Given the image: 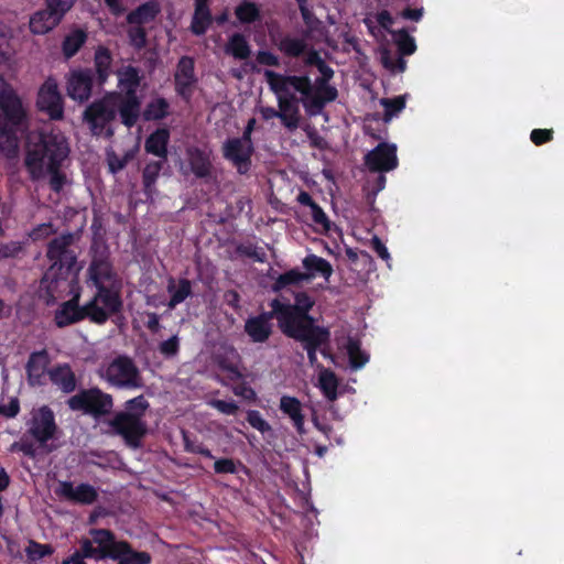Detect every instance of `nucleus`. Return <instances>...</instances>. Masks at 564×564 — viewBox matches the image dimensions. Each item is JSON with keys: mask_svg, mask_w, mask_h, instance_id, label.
Segmentation results:
<instances>
[{"mask_svg": "<svg viewBox=\"0 0 564 564\" xmlns=\"http://www.w3.org/2000/svg\"><path fill=\"white\" fill-rule=\"evenodd\" d=\"M79 300L80 292L77 291L55 311L54 322L58 328L67 327L84 319H88L96 325H104L111 316H115L93 299L84 305H79Z\"/></svg>", "mask_w": 564, "mask_h": 564, "instance_id": "obj_6", "label": "nucleus"}, {"mask_svg": "<svg viewBox=\"0 0 564 564\" xmlns=\"http://www.w3.org/2000/svg\"><path fill=\"white\" fill-rule=\"evenodd\" d=\"M395 36V44L400 55L409 56L412 55L416 50L414 39L408 33L406 30H399L393 34Z\"/></svg>", "mask_w": 564, "mask_h": 564, "instance_id": "obj_48", "label": "nucleus"}, {"mask_svg": "<svg viewBox=\"0 0 564 564\" xmlns=\"http://www.w3.org/2000/svg\"><path fill=\"white\" fill-rule=\"evenodd\" d=\"M315 305V300L305 291L294 293V303H284L279 299H273L270 302V307L274 308L275 313H280V317H288L291 315L311 312Z\"/></svg>", "mask_w": 564, "mask_h": 564, "instance_id": "obj_25", "label": "nucleus"}, {"mask_svg": "<svg viewBox=\"0 0 564 564\" xmlns=\"http://www.w3.org/2000/svg\"><path fill=\"white\" fill-rule=\"evenodd\" d=\"M28 112L13 87L0 76V155L15 160L20 139L28 128Z\"/></svg>", "mask_w": 564, "mask_h": 564, "instance_id": "obj_3", "label": "nucleus"}, {"mask_svg": "<svg viewBox=\"0 0 564 564\" xmlns=\"http://www.w3.org/2000/svg\"><path fill=\"white\" fill-rule=\"evenodd\" d=\"M275 318L280 327V313H275L274 308L269 312H262L257 316L249 317L245 323V332L250 337L252 343H265L272 335V323Z\"/></svg>", "mask_w": 564, "mask_h": 564, "instance_id": "obj_19", "label": "nucleus"}, {"mask_svg": "<svg viewBox=\"0 0 564 564\" xmlns=\"http://www.w3.org/2000/svg\"><path fill=\"white\" fill-rule=\"evenodd\" d=\"M186 155L191 172L196 178L208 183L215 177L210 151L198 147H191L186 150Z\"/></svg>", "mask_w": 564, "mask_h": 564, "instance_id": "obj_21", "label": "nucleus"}, {"mask_svg": "<svg viewBox=\"0 0 564 564\" xmlns=\"http://www.w3.org/2000/svg\"><path fill=\"white\" fill-rule=\"evenodd\" d=\"M127 34L130 45L135 50H142L147 46L148 34L143 25H131Z\"/></svg>", "mask_w": 564, "mask_h": 564, "instance_id": "obj_54", "label": "nucleus"}, {"mask_svg": "<svg viewBox=\"0 0 564 564\" xmlns=\"http://www.w3.org/2000/svg\"><path fill=\"white\" fill-rule=\"evenodd\" d=\"M404 55L392 56L391 52L384 50L381 53V62L384 68L391 72L403 73L406 68V62L403 58Z\"/></svg>", "mask_w": 564, "mask_h": 564, "instance_id": "obj_52", "label": "nucleus"}, {"mask_svg": "<svg viewBox=\"0 0 564 564\" xmlns=\"http://www.w3.org/2000/svg\"><path fill=\"white\" fill-rule=\"evenodd\" d=\"M110 97L119 100L118 112L120 115L121 122L127 128L134 127L139 120L141 110V100L138 94L112 93L110 94Z\"/></svg>", "mask_w": 564, "mask_h": 564, "instance_id": "obj_24", "label": "nucleus"}, {"mask_svg": "<svg viewBox=\"0 0 564 564\" xmlns=\"http://www.w3.org/2000/svg\"><path fill=\"white\" fill-rule=\"evenodd\" d=\"M110 95L97 99L87 106L83 113V120L88 124L95 135H100L107 124L116 118V109L110 102Z\"/></svg>", "mask_w": 564, "mask_h": 564, "instance_id": "obj_11", "label": "nucleus"}, {"mask_svg": "<svg viewBox=\"0 0 564 564\" xmlns=\"http://www.w3.org/2000/svg\"><path fill=\"white\" fill-rule=\"evenodd\" d=\"M57 425L54 412L47 405H43L33 414L28 433L41 445L55 437Z\"/></svg>", "mask_w": 564, "mask_h": 564, "instance_id": "obj_17", "label": "nucleus"}, {"mask_svg": "<svg viewBox=\"0 0 564 564\" xmlns=\"http://www.w3.org/2000/svg\"><path fill=\"white\" fill-rule=\"evenodd\" d=\"M23 251V245L20 241H9L0 245V260L18 258Z\"/></svg>", "mask_w": 564, "mask_h": 564, "instance_id": "obj_60", "label": "nucleus"}, {"mask_svg": "<svg viewBox=\"0 0 564 564\" xmlns=\"http://www.w3.org/2000/svg\"><path fill=\"white\" fill-rule=\"evenodd\" d=\"M56 494L64 497L66 500L79 505H93L98 499L97 489L85 482L74 487L70 481H62Z\"/></svg>", "mask_w": 564, "mask_h": 564, "instance_id": "obj_22", "label": "nucleus"}, {"mask_svg": "<svg viewBox=\"0 0 564 564\" xmlns=\"http://www.w3.org/2000/svg\"><path fill=\"white\" fill-rule=\"evenodd\" d=\"M88 39L85 30L76 28L72 30L63 40L62 52L66 58H72L84 46Z\"/></svg>", "mask_w": 564, "mask_h": 564, "instance_id": "obj_36", "label": "nucleus"}, {"mask_svg": "<svg viewBox=\"0 0 564 564\" xmlns=\"http://www.w3.org/2000/svg\"><path fill=\"white\" fill-rule=\"evenodd\" d=\"M280 329L292 339L330 338L329 328L317 325L310 312L280 318Z\"/></svg>", "mask_w": 564, "mask_h": 564, "instance_id": "obj_10", "label": "nucleus"}, {"mask_svg": "<svg viewBox=\"0 0 564 564\" xmlns=\"http://www.w3.org/2000/svg\"><path fill=\"white\" fill-rule=\"evenodd\" d=\"M265 82L275 95L279 107V119L289 130L300 124V102L308 116L315 117L323 112V108L311 106L312 80L308 75H285L265 69Z\"/></svg>", "mask_w": 564, "mask_h": 564, "instance_id": "obj_1", "label": "nucleus"}, {"mask_svg": "<svg viewBox=\"0 0 564 564\" xmlns=\"http://www.w3.org/2000/svg\"><path fill=\"white\" fill-rule=\"evenodd\" d=\"M166 290L170 294L167 307L174 310L192 295V282L185 278L178 279L177 282L173 278H170Z\"/></svg>", "mask_w": 564, "mask_h": 564, "instance_id": "obj_33", "label": "nucleus"}, {"mask_svg": "<svg viewBox=\"0 0 564 564\" xmlns=\"http://www.w3.org/2000/svg\"><path fill=\"white\" fill-rule=\"evenodd\" d=\"M160 12V4L154 0H150L130 11L126 18L127 23L130 25H144L153 22Z\"/></svg>", "mask_w": 564, "mask_h": 564, "instance_id": "obj_32", "label": "nucleus"}, {"mask_svg": "<svg viewBox=\"0 0 564 564\" xmlns=\"http://www.w3.org/2000/svg\"><path fill=\"white\" fill-rule=\"evenodd\" d=\"M276 47L286 57H300L305 54L307 43L304 39L285 35L276 43Z\"/></svg>", "mask_w": 564, "mask_h": 564, "instance_id": "obj_39", "label": "nucleus"}, {"mask_svg": "<svg viewBox=\"0 0 564 564\" xmlns=\"http://www.w3.org/2000/svg\"><path fill=\"white\" fill-rule=\"evenodd\" d=\"M89 281L97 292L91 297L113 315H119L123 310L121 297V284L107 254L94 256L87 269Z\"/></svg>", "mask_w": 564, "mask_h": 564, "instance_id": "obj_4", "label": "nucleus"}, {"mask_svg": "<svg viewBox=\"0 0 564 564\" xmlns=\"http://www.w3.org/2000/svg\"><path fill=\"white\" fill-rule=\"evenodd\" d=\"M279 409L283 414L290 417L293 426L300 435L305 433V416L302 411V403L297 398L288 394L282 395L280 398Z\"/></svg>", "mask_w": 564, "mask_h": 564, "instance_id": "obj_27", "label": "nucleus"}, {"mask_svg": "<svg viewBox=\"0 0 564 564\" xmlns=\"http://www.w3.org/2000/svg\"><path fill=\"white\" fill-rule=\"evenodd\" d=\"M123 406L122 411L115 413L105 423L110 427L111 434L121 436L129 447L138 448L148 433L144 416L150 403L143 394H140L127 400Z\"/></svg>", "mask_w": 564, "mask_h": 564, "instance_id": "obj_5", "label": "nucleus"}, {"mask_svg": "<svg viewBox=\"0 0 564 564\" xmlns=\"http://www.w3.org/2000/svg\"><path fill=\"white\" fill-rule=\"evenodd\" d=\"M347 354L349 358V365L352 370L362 368L369 361V355L361 350L360 343L357 339H348Z\"/></svg>", "mask_w": 564, "mask_h": 564, "instance_id": "obj_45", "label": "nucleus"}, {"mask_svg": "<svg viewBox=\"0 0 564 564\" xmlns=\"http://www.w3.org/2000/svg\"><path fill=\"white\" fill-rule=\"evenodd\" d=\"M197 77L195 75V62L191 56H182L174 73V88L176 94L185 101L193 97Z\"/></svg>", "mask_w": 564, "mask_h": 564, "instance_id": "obj_15", "label": "nucleus"}, {"mask_svg": "<svg viewBox=\"0 0 564 564\" xmlns=\"http://www.w3.org/2000/svg\"><path fill=\"white\" fill-rule=\"evenodd\" d=\"M118 87L122 94H137L141 85L142 76L140 69L132 65H127L118 69Z\"/></svg>", "mask_w": 564, "mask_h": 564, "instance_id": "obj_35", "label": "nucleus"}, {"mask_svg": "<svg viewBox=\"0 0 564 564\" xmlns=\"http://www.w3.org/2000/svg\"><path fill=\"white\" fill-rule=\"evenodd\" d=\"M235 15L241 24H252L262 19L259 6L250 0H242L235 8Z\"/></svg>", "mask_w": 564, "mask_h": 564, "instance_id": "obj_38", "label": "nucleus"}, {"mask_svg": "<svg viewBox=\"0 0 564 564\" xmlns=\"http://www.w3.org/2000/svg\"><path fill=\"white\" fill-rule=\"evenodd\" d=\"M236 252L239 256L247 257L250 259H253L257 262H264L265 261V252L262 248L257 247L252 243H241L237 246Z\"/></svg>", "mask_w": 564, "mask_h": 564, "instance_id": "obj_57", "label": "nucleus"}, {"mask_svg": "<svg viewBox=\"0 0 564 564\" xmlns=\"http://www.w3.org/2000/svg\"><path fill=\"white\" fill-rule=\"evenodd\" d=\"M226 52L237 59H247L251 48L243 34L235 33L228 40Z\"/></svg>", "mask_w": 564, "mask_h": 564, "instance_id": "obj_42", "label": "nucleus"}, {"mask_svg": "<svg viewBox=\"0 0 564 564\" xmlns=\"http://www.w3.org/2000/svg\"><path fill=\"white\" fill-rule=\"evenodd\" d=\"M213 15L209 7L195 6L194 14L191 22V31L195 35H204L210 24Z\"/></svg>", "mask_w": 564, "mask_h": 564, "instance_id": "obj_40", "label": "nucleus"}, {"mask_svg": "<svg viewBox=\"0 0 564 564\" xmlns=\"http://www.w3.org/2000/svg\"><path fill=\"white\" fill-rule=\"evenodd\" d=\"M239 355L234 347H228L224 352H217L214 356V362L217 367L228 373V379L236 381L242 378L238 367Z\"/></svg>", "mask_w": 564, "mask_h": 564, "instance_id": "obj_30", "label": "nucleus"}, {"mask_svg": "<svg viewBox=\"0 0 564 564\" xmlns=\"http://www.w3.org/2000/svg\"><path fill=\"white\" fill-rule=\"evenodd\" d=\"M165 161H152L145 165L142 172L143 193L147 198L152 199L155 192V183L160 176Z\"/></svg>", "mask_w": 564, "mask_h": 564, "instance_id": "obj_37", "label": "nucleus"}, {"mask_svg": "<svg viewBox=\"0 0 564 564\" xmlns=\"http://www.w3.org/2000/svg\"><path fill=\"white\" fill-rule=\"evenodd\" d=\"M310 209L314 224L321 226L323 231L328 232L332 228V223L323 208L315 203Z\"/></svg>", "mask_w": 564, "mask_h": 564, "instance_id": "obj_59", "label": "nucleus"}, {"mask_svg": "<svg viewBox=\"0 0 564 564\" xmlns=\"http://www.w3.org/2000/svg\"><path fill=\"white\" fill-rule=\"evenodd\" d=\"M112 54L106 46H98L94 55V75L96 74L97 85L102 87L111 75Z\"/></svg>", "mask_w": 564, "mask_h": 564, "instance_id": "obj_28", "label": "nucleus"}, {"mask_svg": "<svg viewBox=\"0 0 564 564\" xmlns=\"http://www.w3.org/2000/svg\"><path fill=\"white\" fill-rule=\"evenodd\" d=\"M296 341L302 343L303 348L307 352V359L312 367L317 365V351L326 356V351L322 349L323 346H327L330 341V338H307V339H295Z\"/></svg>", "mask_w": 564, "mask_h": 564, "instance_id": "obj_46", "label": "nucleus"}, {"mask_svg": "<svg viewBox=\"0 0 564 564\" xmlns=\"http://www.w3.org/2000/svg\"><path fill=\"white\" fill-rule=\"evenodd\" d=\"M70 148L61 132L40 131L29 135L25 143L24 167L32 182L45 178V171L64 163Z\"/></svg>", "mask_w": 564, "mask_h": 564, "instance_id": "obj_2", "label": "nucleus"}, {"mask_svg": "<svg viewBox=\"0 0 564 564\" xmlns=\"http://www.w3.org/2000/svg\"><path fill=\"white\" fill-rule=\"evenodd\" d=\"M253 152V144H248L238 138H229L223 145L224 158L230 161L241 175L249 172Z\"/></svg>", "mask_w": 564, "mask_h": 564, "instance_id": "obj_16", "label": "nucleus"}, {"mask_svg": "<svg viewBox=\"0 0 564 564\" xmlns=\"http://www.w3.org/2000/svg\"><path fill=\"white\" fill-rule=\"evenodd\" d=\"M73 6V0H44V9L57 17L61 21H63Z\"/></svg>", "mask_w": 564, "mask_h": 564, "instance_id": "obj_51", "label": "nucleus"}, {"mask_svg": "<svg viewBox=\"0 0 564 564\" xmlns=\"http://www.w3.org/2000/svg\"><path fill=\"white\" fill-rule=\"evenodd\" d=\"M101 378L116 389L135 390L143 387L139 368L126 355H120L112 359L105 368Z\"/></svg>", "mask_w": 564, "mask_h": 564, "instance_id": "obj_9", "label": "nucleus"}, {"mask_svg": "<svg viewBox=\"0 0 564 564\" xmlns=\"http://www.w3.org/2000/svg\"><path fill=\"white\" fill-rule=\"evenodd\" d=\"M62 21L44 8L35 11L29 20L32 34L44 35L54 30Z\"/></svg>", "mask_w": 564, "mask_h": 564, "instance_id": "obj_31", "label": "nucleus"}, {"mask_svg": "<svg viewBox=\"0 0 564 564\" xmlns=\"http://www.w3.org/2000/svg\"><path fill=\"white\" fill-rule=\"evenodd\" d=\"M159 350H160V352L165 358H171V357L176 356L178 354V351H180V338H178V336L177 335H173L169 339L163 340L159 345Z\"/></svg>", "mask_w": 564, "mask_h": 564, "instance_id": "obj_61", "label": "nucleus"}, {"mask_svg": "<svg viewBox=\"0 0 564 564\" xmlns=\"http://www.w3.org/2000/svg\"><path fill=\"white\" fill-rule=\"evenodd\" d=\"M119 557H123L127 564H151L152 556L145 551H135L128 542V549L119 552Z\"/></svg>", "mask_w": 564, "mask_h": 564, "instance_id": "obj_49", "label": "nucleus"}, {"mask_svg": "<svg viewBox=\"0 0 564 564\" xmlns=\"http://www.w3.org/2000/svg\"><path fill=\"white\" fill-rule=\"evenodd\" d=\"M89 534L97 544L99 558L119 557V552L128 549V541H117L115 533L109 529H90Z\"/></svg>", "mask_w": 564, "mask_h": 564, "instance_id": "obj_20", "label": "nucleus"}, {"mask_svg": "<svg viewBox=\"0 0 564 564\" xmlns=\"http://www.w3.org/2000/svg\"><path fill=\"white\" fill-rule=\"evenodd\" d=\"M256 61L260 65L264 66H271V67H279L280 66V58L278 55L270 51H258L256 55Z\"/></svg>", "mask_w": 564, "mask_h": 564, "instance_id": "obj_63", "label": "nucleus"}, {"mask_svg": "<svg viewBox=\"0 0 564 564\" xmlns=\"http://www.w3.org/2000/svg\"><path fill=\"white\" fill-rule=\"evenodd\" d=\"M239 467L245 468L240 460L232 458H219L214 463V471L218 475L237 474Z\"/></svg>", "mask_w": 564, "mask_h": 564, "instance_id": "obj_56", "label": "nucleus"}, {"mask_svg": "<svg viewBox=\"0 0 564 564\" xmlns=\"http://www.w3.org/2000/svg\"><path fill=\"white\" fill-rule=\"evenodd\" d=\"M51 382L69 394L77 388V378L68 364L56 365L47 372Z\"/></svg>", "mask_w": 564, "mask_h": 564, "instance_id": "obj_26", "label": "nucleus"}, {"mask_svg": "<svg viewBox=\"0 0 564 564\" xmlns=\"http://www.w3.org/2000/svg\"><path fill=\"white\" fill-rule=\"evenodd\" d=\"M184 449L187 453L199 454L206 458H214L212 452L199 441L192 440L186 432H183Z\"/></svg>", "mask_w": 564, "mask_h": 564, "instance_id": "obj_55", "label": "nucleus"}, {"mask_svg": "<svg viewBox=\"0 0 564 564\" xmlns=\"http://www.w3.org/2000/svg\"><path fill=\"white\" fill-rule=\"evenodd\" d=\"M54 547L51 544H42L34 540L29 541L25 547V554L29 560L36 561L45 556H51L54 553Z\"/></svg>", "mask_w": 564, "mask_h": 564, "instance_id": "obj_50", "label": "nucleus"}, {"mask_svg": "<svg viewBox=\"0 0 564 564\" xmlns=\"http://www.w3.org/2000/svg\"><path fill=\"white\" fill-rule=\"evenodd\" d=\"M74 235L70 232L55 237L47 246L46 256L52 262L45 278L52 282L67 280L77 263V254L70 249Z\"/></svg>", "mask_w": 564, "mask_h": 564, "instance_id": "obj_7", "label": "nucleus"}, {"mask_svg": "<svg viewBox=\"0 0 564 564\" xmlns=\"http://www.w3.org/2000/svg\"><path fill=\"white\" fill-rule=\"evenodd\" d=\"M304 281H308V275L301 272L299 269H291L280 274L272 284L273 292H281L289 285H299Z\"/></svg>", "mask_w": 564, "mask_h": 564, "instance_id": "obj_43", "label": "nucleus"}, {"mask_svg": "<svg viewBox=\"0 0 564 564\" xmlns=\"http://www.w3.org/2000/svg\"><path fill=\"white\" fill-rule=\"evenodd\" d=\"M246 420L251 427L262 434L272 430L271 425L263 419L262 414L258 410H248Z\"/></svg>", "mask_w": 564, "mask_h": 564, "instance_id": "obj_58", "label": "nucleus"}, {"mask_svg": "<svg viewBox=\"0 0 564 564\" xmlns=\"http://www.w3.org/2000/svg\"><path fill=\"white\" fill-rule=\"evenodd\" d=\"M302 264L306 270V272L303 273L308 275V281L316 275H321L328 281L334 272L332 264L326 259L313 253L307 254L303 259Z\"/></svg>", "mask_w": 564, "mask_h": 564, "instance_id": "obj_34", "label": "nucleus"}, {"mask_svg": "<svg viewBox=\"0 0 564 564\" xmlns=\"http://www.w3.org/2000/svg\"><path fill=\"white\" fill-rule=\"evenodd\" d=\"M72 411L82 412L96 421L112 413L115 400L112 394L99 387L82 388L66 401Z\"/></svg>", "mask_w": 564, "mask_h": 564, "instance_id": "obj_8", "label": "nucleus"}, {"mask_svg": "<svg viewBox=\"0 0 564 564\" xmlns=\"http://www.w3.org/2000/svg\"><path fill=\"white\" fill-rule=\"evenodd\" d=\"M64 163H59L57 164L56 166H54L53 169H48L45 171V177L48 176V185H50V188L54 192V193H61L64 188V186L66 185L67 183V176L65 174V172L62 171V166H63Z\"/></svg>", "mask_w": 564, "mask_h": 564, "instance_id": "obj_47", "label": "nucleus"}, {"mask_svg": "<svg viewBox=\"0 0 564 564\" xmlns=\"http://www.w3.org/2000/svg\"><path fill=\"white\" fill-rule=\"evenodd\" d=\"M319 389L324 397L329 401H335L338 397V379L329 369H323L318 376Z\"/></svg>", "mask_w": 564, "mask_h": 564, "instance_id": "obj_44", "label": "nucleus"}, {"mask_svg": "<svg viewBox=\"0 0 564 564\" xmlns=\"http://www.w3.org/2000/svg\"><path fill=\"white\" fill-rule=\"evenodd\" d=\"M207 404L226 415H235L239 410V406L235 401L212 399L207 402Z\"/></svg>", "mask_w": 564, "mask_h": 564, "instance_id": "obj_62", "label": "nucleus"}, {"mask_svg": "<svg viewBox=\"0 0 564 564\" xmlns=\"http://www.w3.org/2000/svg\"><path fill=\"white\" fill-rule=\"evenodd\" d=\"M94 70L93 68H77L69 72L67 77V95L75 101H87L93 93Z\"/></svg>", "mask_w": 564, "mask_h": 564, "instance_id": "obj_18", "label": "nucleus"}, {"mask_svg": "<svg viewBox=\"0 0 564 564\" xmlns=\"http://www.w3.org/2000/svg\"><path fill=\"white\" fill-rule=\"evenodd\" d=\"M36 107L41 112L47 115L51 120L63 119L64 101L54 78L48 77L40 87Z\"/></svg>", "mask_w": 564, "mask_h": 564, "instance_id": "obj_12", "label": "nucleus"}, {"mask_svg": "<svg viewBox=\"0 0 564 564\" xmlns=\"http://www.w3.org/2000/svg\"><path fill=\"white\" fill-rule=\"evenodd\" d=\"M317 70L321 76L312 83V100L311 106L314 108H325L326 105L335 101L338 97V90L335 86L330 85L334 77V69L324 61L318 65Z\"/></svg>", "mask_w": 564, "mask_h": 564, "instance_id": "obj_13", "label": "nucleus"}, {"mask_svg": "<svg viewBox=\"0 0 564 564\" xmlns=\"http://www.w3.org/2000/svg\"><path fill=\"white\" fill-rule=\"evenodd\" d=\"M554 131L552 129H533L530 134L531 141L535 145H542L553 140Z\"/></svg>", "mask_w": 564, "mask_h": 564, "instance_id": "obj_64", "label": "nucleus"}, {"mask_svg": "<svg viewBox=\"0 0 564 564\" xmlns=\"http://www.w3.org/2000/svg\"><path fill=\"white\" fill-rule=\"evenodd\" d=\"M169 142L170 130L167 128H159L145 139L144 150L147 153L155 155L163 161H167Z\"/></svg>", "mask_w": 564, "mask_h": 564, "instance_id": "obj_29", "label": "nucleus"}, {"mask_svg": "<svg viewBox=\"0 0 564 564\" xmlns=\"http://www.w3.org/2000/svg\"><path fill=\"white\" fill-rule=\"evenodd\" d=\"M397 145L380 142L365 155V165L370 172L386 173L398 167Z\"/></svg>", "mask_w": 564, "mask_h": 564, "instance_id": "obj_14", "label": "nucleus"}, {"mask_svg": "<svg viewBox=\"0 0 564 564\" xmlns=\"http://www.w3.org/2000/svg\"><path fill=\"white\" fill-rule=\"evenodd\" d=\"M170 115V104L164 97L152 99L143 110V118L147 121H159Z\"/></svg>", "mask_w": 564, "mask_h": 564, "instance_id": "obj_41", "label": "nucleus"}, {"mask_svg": "<svg viewBox=\"0 0 564 564\" xmlns=\"http://www.w3.org/2000/svg\"><path fill=\"white\" fill-rule=\"evenodd\" d=\"M50 355L46 349H41L30 354L25 365V371L30 386H43L48 372Z\"/></svg>", "mask_w": 564, "mask_h": 564, "instance_id": "obj_23", "label": "nucleus"}, {"mask_svg": "<svg viewBox=\"0 0 564 564\" xmlns=\"http://www.w3.org/2000/svg\"><path fill=\"white\" fill-rule=\"evenodd\" d=\"M381 105L384 108V119L388 121L405 108V98L403 96L383 98Z\"/></svg>", "mask_w": 564, "mask_h": 564, "instance_id": "obj_53", "label": "nucleus"}]
</instances>
